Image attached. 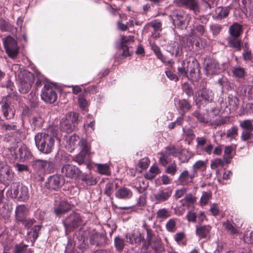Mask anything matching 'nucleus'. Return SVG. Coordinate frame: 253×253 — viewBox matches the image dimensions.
<instances>
[{"instance_id": "1", "label": "nucleus", "mask_w": 253, "mask_h": 253, "mask_svg": "<svg viewBox=\"0 0 253 253\" xmlns=\"http://www.w3.org/2000/svg\"><path fill=\"white\" fill-rule=\"evenodd\" d=\"M61 135L55 127L49 128L47 130L39 132L35 136V144L38 149L42 153L50 154L56 141L59 144Z\"/></svg>"}, {"instance_id": "2", "label": "nucleus", "mask_w": 253, "mask_h": 253, "mask_svg": "<svg viewBox=\"0 0 253 253\" xmlns=\"http://www.w3.org/2000/svg\"><path fill=\"white\" fill-rule=\"evenodd\" d=\"M18 90L23 94L27 93L34 83L35 77L33 74L25 69H21L18 74Z\"/></svg>"}, {"instance_id": "3", "label": "nucleus", "mask_w": 253, "mask_h": 253, "mask_svg": "<svg viewBox=\"0 0 253 253\" xmlns=\"http://www.w3.org/2000/svg\"><path fill=\"white\" fill-rule=\"evenodd\" d=\"M78 114L75 112H69L60 122V130L62 132H71L77 125Z\"/></svg>"}, {"instance_id": "4", "label": "nucleus", "mask_w": 253, "mask_h": 253, "mask_svg": "<svg viewBox=\"0 0 253 253\" xmlns=\"http://www.w3.org/2000/svg\"><path fill=\"white\" fill-rule=\"evenodd\" d=\"M173 25L178 28L183 29L188 26L191 16L181 10H174L170 15Z\"/></svg>"}, {"instance_id": "5", "label": "nucleus", "mask_w": 253, "mask_h": 253, "mask_svg": "<svg viewBox=\"0 0 253 253\" xmlns=\"http://www.w3.org/2000/svg\"><path fill=\"white\" fill-rule=\"evenodd\" d=\"M219 113V110L217 108H213L209 115L201 114L198 111H195L193 115L201 123L207 124L210 123L211 124L219 125L217 121V117Z\"/></svg>"}, {"instance_id": "6", "label": "nucleus", "mask_w": 253, "mask_h": 253, "mask_svg": "<svg viewBox=\"0 0 253 253\" xmlns=\"http://www.w3.org/2000/svg\"><path fill=\"white\" fill-rule=\"evenodd\" d=\"M63 222L67 233L77 228L81 224L82 218L79 213L73 212L67 216Z\"/></svg>"}, {"instance_id": "7", "label": "nucleus", "mask_w": 253, "mask_h": 253, "mask_svg": "<svg viewBox=\"0 0 253 253\" xmlns=\"http://www.w3.org/2000/svg\"><path fill=\"white\" fill-rule=\"evenodd\" d=\"M41 98L44 102L48 103L54 102L57 98L55 88L49 83H46L42 90Z\"/></svg>"}, {"instance_id": "8", "label": "nucleus", "mask_w": 253, "mask_h": 253, "mask_svg": "<svg viewBox=\"0 0 253 253\" xmlns=\"http://www.w3.org/2000/svg\"><path fill=\"white\" fill-rule=\"evenodd\" d=\"M192 32L188 38H182V39H186V43L183 41L182 46L184 47H188L190 49V46L195 45L196 49H199L204 48L206 45V41L202 39L201 38L195 35L193 33V29H191Z\"/></svg>"}, {"instance_id": "9", "label": "nucleus", "mask_w": 253, "mask_h": 253, "mask_svg": "<svg viewBox=\"0 0 253 253\" xmlns=\"http://www.w3.org/2000/svg\"><path fill=\"white\" fill-rule=\"evenodd\" d=\"M177 70L179 75L183 78L187 77L188 71L193 77V74H195L197 71H199V63L197 60L193 59L192 62L188 61L186 66L185 63L183 62L182 66L178 67Z\"/></svg>"}, {"instance_id": "10", "label": "nucleus", "mask_w": 253, "mask_h": 253, "mask_svg": "<svg viewBox=\"0 0 253 253\" xmlns=\"http://www.w3.org/2000/svg\"><path fill=\"white\" fill-rule=\"evenodd\" d=\"M79 145L81 148V152L77 155L73 157V160L81 165L84 163L85 156L89 154L90 147L86 140L84 138L80 140Z\"/></svg>"}, {"instance_id": "11", "label": "nucleus", "mask_w": 253, "mask_h": 253, "mask_svg": "<svg viewBox=\"0 0 253 253\" xmlns=\"http://www.w3.org/2000/svg\"><path fill=\"white\" fill-rule=\"evenodd\" d=\"M64 183V178L59 175L55 174L49 176L45 182V187L51 190H58Z\"/></svg>"}, {"instance_id": "12", "label": "nucleus", "mask_w": 253, "mask_h": 253, "mask_svg": "<svg viewBox=\"0 0 253 253\" xmlns=\"http://www.w3.org/2000/svg\"><path fill=\"white\" fill-rule=\"evenodd\" d=\"M213 97V92L208 89H203L202 90L201 94H199L196 97L195 102L198 108H200L204 103L211 102Z\"/></svg>"}, {"instance_id": "13", "label": "nucleus", "mask_w": 253, "mask_h": 253, "mask_svg": "<svg viewBox=\"0 0 253 253\" xmlns=\"http://www.w3.org/2000/svg\"><path fill=\"white\" fill-rule=\"evenodd\" d=\"M204 64L205 72L207 76L216 74L220 71L218 63L216 60L213 58H206Z\"/></svg>"}, {"instance_id": "14", "label": "nucleus", "mask_w": 253, "mask_h": 253, "mask_svg": "<svg viewBox=\"0 0 253 253\" xmlns=\"http://www.w3.org/2000/svg\"><path fill=\"white\" fill-rule=\"evenodd\" d=\"M3 43L7 54L12 59L16 57V41L10 36L3 39Z\"/></svg>"}, {"instance_id": "15", "label": "nucleus", "mask_w": 253, "mask_h": 253, "mask_svg": "<svg viewBox=\"0 0 253 253\" xmlns=\"http://www.w3.org/2000/svg\"><path fill=\"white\" fill-rule=\"evenodd\" d=\"M172 190L170 188L160 189L153 194L154 201L156 203H160L167 201L171 196Z\"/></svg>"}, {"instance_id": "16", "label": "nucleus", "mask_w": 253, "mask_h": 253, "mask_svg": "<svg viewBox=\"0 0 253 253\" xmlns=\"http://www.w3.org/2000/svg\"><path fill=\"white\" fill-rule=\"evenodd\" d=\"M61 171L66 177L72 178L78 177L81 173V171L78 167L70 164L64 165Z\"/></svg>"}, {"instance_id": "17", "label": "nucleus", "mask_w": 253, "mask_h": 253, "mask_svg": "<svg viewBox=\"0 0 253 253\" xmlns=\"http://www.w3.org/2000/svg\"><path fill=\"white\" fill-rule=\"evenodd\" d=\"M174 2L178 6H184L189 8L196 14L200 12L199 3L197 0H175Z\"/></svg>"}, {"instance_id": "18", "label": "nucleus", "mask_w": 253, "mask_h": 253, "mask_svg": "<svg viewBox=\"0 0 253 253\" xmlns=\"http://www.w3.org/2000/svg\"><path fill=\"white\" fill-rule=\"evenodd\" d=\"M195 177L192 172L191 173H189L187 170L185 169L180 174L177 179V182L179 184L183 186L189 185L193 182V180Z\"/></svg>"}, {"instance_id": "19", "label": "nucleus", "mask_w": 253, "mask_h": 253, "mask_svg": "<svg viewBox=\"0 0 253 253\" xmlns=\"http://www.w3.org/2000/svg\"><path fill=\"white\" fill-rule=\"evenodd\" d=\"M211 226L210 225H196V233L201 239L208 240L210 238Z\"/></svg>"}, {"instance_id": "20", "label": "nucleus", "mask_w": 253, "mask_h": 253, "mask_svg": "<svg viewBox=\"0 0 253 253\" xmlns=\"http://www.w3.org/2000/svg\"><path fill=\"white\" fill-rule=\"evenodd\" d=\"M18 153H17V159L20 161L24 162L29 159L31 156V153L27 147L24 144H20L17 146Z\"/></svg>"}, {"instance_id": "21", "label": "nucleus", "mask_w": 253, "mask_h": 253, "mask_svg": "<svg viewBox=\"0 0 253 253\" xmlns=\"http://www.w3.org/2000/svg\"><path fill=\"white\" fill-rule=\"evenodd\" d=\"M133 39L131 36L123 37L121 39V48L123 50L121 55L126 57L130 55L127 45L132 43Z\"/></svg>"}, {"instance_id": "22", "label": "nucleus", "mask_w": 253, "mask_h": 253, "mask_svg": "<svg viewBox=\"0 0 253 253\" xmlns=\"http://www.w3.org/2000/svg\"><path fill=\"white\" fill-rule=\"evenodd\" d=\"M13 176L9 167L7 165H3L0 168V182H4L11 179Z\"/></svg>"}, {"instance_id": "23", "label": "nucleus", "mask_w": 253, "mask_h": 253, "mask_svg": "<svg viewBox=\"0 0 253 253\" xmlns=\"http://www.w3.org/2000/svg\"><path fill=\"white\" fill-rule=\"evenodd\" d=\"M132 196L131 191L125 187L118 189L115 193V196L119 199L126 200L130 199Z\"/></svg>"}, {"instance_id": "24", "label": "nucleus", "mask_w": 253, "mask_h": 253, "mask_svg": "<svg viewBox=\"0 0 253 253\" xmlns=\"http://www.w3.org/2000/svg\"><path fill=\"white\" fill-rule=\"evenodd\" d=\"M29 197V191L27 186L19 185L17 188V198L19 201H25Z\"/></svg>"}, {"instance_id": "25", "label": "nucleus", "mask_w": 253, "mask_h": 253, "mask_svg": "<svg viewBox=\"0 0 253 253\" xmlns=\"http://www.w3.org/2000/svg\"><path fill=\"white\" fill-rule=\"evenodd\" d=\"M72 206L67 202L61 201L57 206L54 207V212L56 215L59 216L71 209Z\"/></svg>"}, {"instance_id": "26", "label": "nucleus", "mask_w": 253, "mask_h": 253, "mask_svg": "<svg viewBox=\"0 0 253 253\" xmlns=\"http://www.w3.org/2000/svg\"><path fill=\"white\" fill-rule=\"evenodd\" d=\"M176 105L181 116H184L191 108L190 103L186 99L178 100Z\"/></svg>"}, {"instance_id": "27", "label": "nucleus", "mask_w": 253, "mask_h": 253, "mask_svg": "<svg viewBox=\"0 0 253 253\" xmlns=\"http://www.w3.org/2000/svg\"><path fill=\"white\" fill-rule=\"evenodd\" d=\"M79 139V137L76 134H73L69 138H67L66 139V143L65 145L68 149V151L72 152L77 146V143L79 144L80 141L78 142Z\"/></svg>"}, {"instance_id": "28", "label": "nucleus", "mask_w": 253, "mask_h": 253, "mask_svg": "<svg viewBox=\"0 0 253 253\" xmlns=\"http://www.w3.org/2000/svg\"><path fill=\"white\" fill-rule=\"evenodd\" d=\"M105 236L99 233H95L90 236V243L92 245L99 246L104 243Z\"/></svg>"}, {"instance_id": "29", "label": "nucleus", "mask_w": 253, "mask_h": 253, "mask_svg": "<svg viewBox=\"0 0 253 253\" xmlns=\"http://www.w3.org/2000/svg\"><path fill=\"white\" fill-rule=\"evenodd\" d=\"M52 165V162L37 159L33 162V166L34 168L37 170L43 171L46 169L47 166H50Z\"/></svg>"}, {"instance_id": "30", "label": "nucleus", "mask_w": 253, "mask_h": 253, "mask_svg": "<svg viewBox=\"0 0 253 253\" xmlns=\"http://www.w3.org/2000/svg\"><path fill=\"white\" fill-rule=\"evenodd\" d=\"M143 238L141 234L136 231H134L131 234H126L125 236L126 242H129L131 244L138 243Z\"/></svg>"}, {"instance_id": "31", "label": "nucleus", "mask_w": 253, "mask_h": 253, "mask_svg": "<svg viewBox=\"0 0 253 253\" xmlns=\"http://www.w3.org/2000/svg\"><path fill=\"white\" fill-rule=\"evenodd\" d=\"M133 184L137 191L141 193L144 191L148 186L146 181L142 179H137L133 181Z\"/></svg>"}, {"instance_id": "32", "label": "nucleus", "mask_w": 253, "mask_h": 253, "mask_svg": "<svg viewBox=\"0 0 253 253\" xmlns=\"http://www.w3.org/2000/svg\"><path fill=\"white\" fill-rule=\"evenodd\" d=\"M206 169V162L204 161L199 160L195 162L192 166L193 173L197 176V171L200 170H205Z\"/></svg>"}, {"instance_id": "33", "label": "nucleus", "mask_w": 253, "mask_h": 253, "mask_svg": "<svg viewBox=\"0 0 253 253\" xmlns=\"http://www.w3.org/2000/svg\"><path fill=\"white\" fill-rule=\"evenodd\" d=\"M233 150V147L232 146H227L225 147L223 160L225 163L229 164L230 163L231 160L233 158L232 153Z\"/></svg>"}, {"instance_id": "34", "label": "nucleus", "mask_w": 253, "mask_h": 253, "mask_svg": "<svg viewBox=\"0 0 253 253\" xmlns=\"http://www.w3.org/2000/svg\"><path fill=\"white\" fill-rule=\"evenodd\" d=\"M229 31L232 37H238L242 32L241 26L238 23H235L230 26Z\"/></svg>"}, {"instance_id": "35", "label": "nucleus", "mask_w": 253, "mask_h": 253, "mask_svg": "<svg viewBox=\"0 0 253 253\" xmlns=\"http://www.w3.org/2000/svg\"><path fill=\"white\" fill-rule=\"evenodd\" d=\"M96 166L99 173L107 175L111 174L110 167L107 164H96Z\"/></svg>"}, {"instance_id": "36", "label": "nucleus", "mask_w": 253, "mask_h": 253, "mask_svg": "<svg viewBox=\"0 0 253 253\" xmlns=\"http://www.w3.org/2000/svg\"><path fill=\"white\" fill-rule=\"evenodd\" d=\"M81 180L85 183L86 186H92L97 183L96 179L93 177L89 176L86 174H83Z\"/></svg>"}, {"instance_id": "37", "label": "nucleus", "mask_w": 253, "mask_h": 253, "mask_svg": "<svg viewBox=\"0 0 253 253\" xmlns=\"http://www.w3.org/2000/svg\"><path fill=\"white\" fill-rule=\"evenodd\" d=\"M235 38L236 37H229L227 39L229 45L231 47L240 49L241 47V42Z\"/></svg>"}, {"instance_id": "38", "label": "nucleus", "mask_w": 253, "mask_h": 253, "mask_svg": "<svg viewBox=\"0 0 253 253\" xmlns=\"http://www.w3.org/2000/svg\"><path fill=\"white\" fill-rule=\"evenodd\" d=\"M114 244L117 250L121 251L123 250L125 246V239L119 236L117 237L114 239Z\"/></svg>"}, {"instance_id": "39", "label": "nucleus", "mask_w": 253, "mask_h": 253, "mask_svg": "<svg viewBox=\"0 0 253 253\" xmlns=\"http://www.w3.org/2000/svg\"><path fill=\"white\" fill-rule=\"evenodd\" d=\"M238 128L236 126H233L231 128L228 129L226 132V137L231 141L235 139L238 135Z\"/></svg>"}, {"instance_id": "40", "label": "nucleus", "mask_w": 253, "mask_h": 253, "mask_svg": "<svg viewBox=\"0 0 253 253\" xmlns=\"http://www.w3.org/2000/svg\"><path fill=\"white\" fill-rule=\"evenodd\" d=\"M28 209L24 205L17 206V220L18 216L21 219L28 213Z\"/></svg>"}, {"instance_id": "41", "label": "nucleus", "mask_w": 253, "mask_h": 253, "mask_svg": "<svg viewBox=\"0 0 253 253\" xmlns=\"http://www.w3.org/2000/svg\"><path fill=\"white\" fill-rule=\"evenodd\" d=\"M240 126L247 131H252L253 130V126L252 121L250 120H246L242 121L240 123Z\"/></svg>"}, {"instance_id": "42", "label": "nucleus", "mask_w": 253, "mask_h": 253, "mask_svg": "<svg viewBox=\"0 0 253 253\" xmlns=\"http://www.w3.org/2000/svg\"><path fill=\"white\" fill-rule=\"evenodd\" d=\"M234 76L238 78H243L245 75V69L241 67H236L233 69Z\"/></svg>"}, {"instance_id": "43", "label": "nucleus", "mask_w": 253, "mask_h": 253, "mask_svg": "<svg viewBox=\"0 0 253 253\" xmlns=\"http://www.w3.org/2000/svg\"><path fill=\"white\" fill-rule=\"evenodd\" d=\"M36 77L37 79V81L35 84V86L36 88L38 89V88L40 87L42 83H45V78L39 72L36 71Z\"/></svg>"}, {"instance_id": "44", "label": "nucleus", "mask_w": 253, "mask_h": 253, "mask_svg": "<svg viewBox=\"0 0 253 253\" xmlns=\"http://www.w3.org/2000/svg\"><path fill=\"white\" fill-rule=\"evenodd\" d=\"M170 215L169 211L165 209H161L157 212V216L159 218L166 219L169 217Z\"/></svg>"}, {"instance_id": "45", "label": "nucleus", "mask_w": 253, "mask_h": 253, "mask_svg": "<svg viewBox=\"0 0 253 253\" xmlns=\"http://www.w3.org/2000/svg\"><path fill=\"white\" fill-rule=\"evenodd\" d=\"M176 219H170L166 223L167 230L170 232H173L175 230Z\"/></svg>"}, {"instance_id": "46", "label": "nucleus", "mask_w": 253, "mask_h": 253, "mask_svg": "<svg viewBox=\"0 0 253 253\" xmlns=\"http://www.w3.org/2000/svg\"><path fill=\"white\" fill-rule=\"evenodd\" d=\"M223 226L225 229L229 232L231 234L235 235L237 233V229L234 227L233 224L229 221H227L223 223Z\"/></svg>"}, {"instance_id": "47", "label": "nucleus", "mask_w": 253, "mask_h": 253, "mask_svg": "<svg viewBox=\"0 0 253 253\" xmlns=\"http://www.w3.org/2000/svg\"><path fill=\"white\" fill-rule=\"evenodd\" d=\"M31 121L36 127H41L43 122L42 117L38 115L34 116Z\"/></svg>"}, {"instance_id": "48", "label": "nucleus", "mask_w": 253, "mask_h": 253, "mask_svg": "<svg viewBox=\"0 0 253 253\" xmlns=\"http://www.w3.org/2000/svg\"><path fill=\"white\" fill-rule=\"evenodd\" d=\"M225 163L223 159H216L211 164V168L212 169H216L219 167H223Z\"/></svg>"}, {"instance_id": "49", "label": "nucleus", "mask_w": 253, "mask_h": 253, "mask_svg": "<svg viewBox=\"0 0 253 253\" xmlns=\"http://www.w3.org/2000/svg\"><path fill=\"white\" fill-rule=\"evenodd\" d=\"M3 115L7 119L13 118L15 115V109H12L9 107L3 109Z\"/></svg>"}, {"instance_id": "50", "label": "nucleus", "mask_w": 253, "mask_h": 253, "mask_svg": "<svg viewBox=\"0 0 253 253\" xmlns=\"http://www.w3.org/2000/svg\"><path fill=\"white\" fill-rule=\"evenodd\" d=\"M211 197V192H204L200 199L201 204L203 205L207 204Z\"/></svg>"}, {"instance_id": "51", "label": "nucleus", "mask_w": 253, "mask_h": 253, "mask_svg": "<svg viewBox=\"0 0 253 253\" xmlns=\"http://www.w3.org/2000/svg\"><path fill=\"white\" fill-rule=\"evenodd\" d=\"M243 58L246 61H251L253 62V53H252L248 49L244 50L243 53Z\"/></svg>"}, {"instance_id": "52", "label": "nucleus", "mask_w": 253, "mask_h": 253, "mask_svg": "<svg viewBox=\"0 0 253 253\" xmlns=\"http://www.w3.org/2000/svg\"><path fill=\"white\" fill-rule=\"evenodd\" d=\"M210 29L214 36H216L220 33L222 26L219 24H213L211 26Z\"/></svg>"}, {"instance_id": "53", "label": "nucleus", "mask_w": 253, "mask_h": 253, "mask_svg": "<svg viewBox=\"0 0 253 253\" xmlns=\"http://www.w3.org/2000/svg\"><path fill=\"white\" fill-rule=\"evenodd\" d=\"M78 102L81 108L84 109L87 105V101L84 94H80L78 96Z\"/></svg>"}, {"instance_id": "54", "label": "nucleus", "mask_w": 253, "mask_h": 253, "mask_svg": "<svg viewBox=\"0 0 253 253\" xmlns=\"http://www.w3.org/2000/svg\"><path fill=\"white\" fill-rule=\"evenodd\" d=\"M218 82L222 89H226L229 85V81L228 79L225 77L219 79Z\"/></svg>"}, {"instance_id": "55", "label": "nucleus", "mask_w": 253, "mask_h": 253, "mask_svg": "<svg viewBox=\"0 0 253 253\" xmlns=\"http://www.w3.org/2000/svg\"><path fill=\"white\" fill-rule=\"evenodd\" d=\"M177 170L176 166L174 164H171L169 165L166 170V172L167 173L170 174L171 175H174Z\"/></svg>"}, {"instance_id": "56", "label": "nucleus", "mask_w": 253, "mask_h": 253, "mask_svg": "<svg viewBox=\"0 0 253 253\" xmlns=\"http://www.w3.org/2000/svg\"><path fill=\"white\" fill-rule=\"evenodd\" d=\"M187 219L189 222H195L196 220L197 215L192 211H189L186 215Z\"/></svg>"}, {"instance_id": "57", "label": "nucleus", "mask_w": 253, "mask_h": 253, "mask_svg": "<svg viewBox=\"0 0 253 253\" xmlns=\"http://www.w3.org/2000/svg\"><path fill=\"white\" fill-rule=\"evenodd\" d=\"M41 226L36 225L34 226L33 228L32 229V231H31V234L32 235L34 239L37 238L39 234V232L41 230Z\"/></svg>"}, {"instance_id": "58", "label": "nucleus", "mask_w": 253, "mask_h": 253, "mask_svg": "<svg viewBox=\"0 0 253 253\" xmlns=\"http://www.w3.org/2000/svg\"><path fill=\"white\" fill-rule=\"evenodd\" d=\"M155 31H157L161 30V23L158 20H155L152 21L149 24Z\"/></svg>"}, {"instance_id": "59", "label": "nucleus", "mask_w": 253, "mask_h": 253, "mask_svg": "<svg viewBox=\"0 0 253 253\" xmlns=\"http://www.w3.org/2000/svg\"><path fill=\"white\" fill-rule=\"evenodd\" d=\"M113 184L108 183L106 184L105 189V193L108 196H110L113 192Z\"/></svg>"}, {"instance_id": "60", "label": "nucleus", "mask_w": 253, "mask_h": 253, "mask_svg": "<svg viewBox=\"0 0 253 253\" xmlns=\"http://www.w3.org/2000/svg\"><path fill=\"white\" fill-rule=\"evenodd\" d=\"M149 164V161L148 158H144L139 161V166L142 169H146Z\"/></svg>"}, {"instance_id": "61", "label": "nucleus", "mask_w": 253, "mask_h": 253, "mask_svg": "<svg viewBox=\"0 0 253 253\" xmlns=\"http://www.w3.org/2000/svg\"><path fill=\"white\" fill-rule=\"evenodd\" d=\"M0 29L3 31H7L10 30L9 24L5 21H0Z\"/></svg>"}, {"instance_id": "62", "label": "nucleus", "mask_w": 253, "mask_h": 253, "mask_svg": "<svg viewBox=\"0 0 253 253\" xmlns=\"http://www.w3.org/2000/svg\"><path fill=\"white\" fill-rule=\"evenodd\" d=\"M166 152L169 155L176 156L178 150L175 147H170L167 148Z\"/></svg>"}, {"instance_id": "63", "label": "nucleus", "mask_w": 253, "mask_h": 253, "mask_svg": "<svg viewBox=\"0 0 253 253\" xmlns=\"http://www.w3.org/2000/svg\"><path fill=\"white\" fill-rule=\"evenodd\" d=\"M166 74L167 77L169 78L170 80L176 81L178 80L177 76L174 74L172 71L168 70L166 71Z\"/></svg>"}, {"instance_id": "64", "label": "nucleus", "mask_w": 253, "mask_h": 253, "mask_svg": "<svg viewBox=\"0 0 253 253\" xmlns=\"http://www.w3.org/2000/svg\"><path fill=\"white\" fill-rule=\"evenodd\" d=\"M244 240L248 244L253 243V231L250 232L249 235L247 234L245 236Z\"/></svg>"}]
</instances>
